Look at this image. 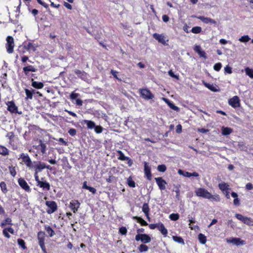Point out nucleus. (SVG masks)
Here are the masks:
<instances>
[{
	"label": "nucleus",
	"mask_w": 253,
	"mask_h": 253,
	"mask_svg": "<svg viewBox=\"0 0 253 253\" xmlns=\"http://www.w3.org/2000/svg\"><path fill=\"white\" fill-rule=\"evenodd\" d=\"M135 240L141 241L143 243L146 244L151 242V238L147 234H138L135 236Z\"/></svg>",
	"instance_id": "nucleus-3"
},
{
	"label": "nucleus",
	"mask_w": 253,
	"mask_h": 253,
	"mask_svg": "<svg viewBox=\"0 0 253 253\" xmlns=\"http://www.w3.org/2000/svg\"><path fill=\"white\" fill-rule=\"evenodd\" d=\"M194 50L201 57H205V52L202 50L201 47L198 45H195L194 47Z\"/></svg>",
	"instance_id": "nucleus-20"
},
{
	"label": "nucleus",
	"mask_w": 253,
	"mask_h": 253,
	"mask_svg": "<svg viewBox=\"0 0 253 253\" xmlns=\"http://www.w3.org/2000/svg\"><path fill=\"white\" fill-rule=\"evenodd\" d=\"M38 185L40 186L41 187L45 188L47 190H49L50 189L49 184L46 182H42L40 181L38 183Z\"/></svg>",
	"instance_id": "nucleus-24"
},
{
	"label": "nucleus",
	"mask_w": 253,
	"mask_h": 253,
	"mask_svg": "<svg viewBox=\"0 0 253 253\" xmlns=\"http://www.w3.org/2000/svg\"><path fill=\"white\" fill-rule=\"evenodd\" d=\"M6 48L7 52L10 54L13 52L14 47V39L11 36H8L6 38Z\"/></svg>",
	"instance_id": "nucleus-1"
},
{
	"label": "nucleus",
	"mask_w": 253,
	"mask_h": 253,
	"mask_svg": "<svg viewBox=\"0 0 253 253\" xmlns=\"http://www.w3.org/2000/svg\"><path fill=\"white\" fill-rule=\"evenodd\" d=\"M207 87L214 92H217L219 91V87L216 85L210 84L207 83Z\"/></svg>",
	"instance_id": "nucleus-25"
},
{
	"label": "nucleus",
	"mask_w": 253,
	"mask_h": 253,
	"mask_svg": "<svg viewBox=\"0 0 253 253\" xmlns=\"http://www.w3.org/2000/svg\"><path fill=\"white\" fill-rule=\"evenodd\" d=\"M8 153L7 149L2 146H0V155L5 156Z\"/></svg>",
	"instance_id": "nucleus-37"
},
{
	"label": "nucleus",
	"mask_w": 253,
	"mask_h": 253,
	"mask_svg": "<svg viewBox=\"0 0 253 253\" xmlns=\"http://www.w3.org/2000/svg\"><path fill=\"white\" fill-rule=\"evenodd\" d=\"M84 122L86 124L88 128L92 129L95 127V124L91 121L84 120Z\"/></svg>",
	"instance_id": "nucleus-33"
},
{
	"label": "nucleus",
	"mask_w": 253,
	"mask_h": 253,
	"mask_svg": "<svg viewBox=\"0 0 253 253\" xmlns=\"http://www.w3.org/2000/svg\"><path fill=\"white\" fill-rule=\"evenodd\" d=\"M226 240L227 243H232L237 246L244 244V241L241 240V239L238 238H232L229 239H227Z\"/></svg>",
	"instance_id": "nucleus-10"
},
{
	"label": "nucleus",
	"mask_w": 253,
	"mask_h": 253,
	"mask_svg": "<svg viewBox=\"0 0 253 253\" xmlns=\"http://www.w3.org/2000/svg\"><path fill=\"white\" fill-rule=\"evenodd\" d=\"M45 229L46 232L48 234L50 237H53L55 235L54 231L49 226H45Z\"/></svg>",
	"instance_id": "nucleus-31"
},
{
	"label": "nucleus",
	"mask_w": 253,
	"mask_h": 253,
	"mask_svg": "<svg viewBox=\"0 0 253 253\" xmlns=\"http://www.w3.org/2000/svg\"><path fill=\"white\" fill-rule=\"evenodd\" d=\"M250 40V38L248 35L242 36L239 39V41L242 42H249Z\"/></svg>",
	"instance_id": "nucleus-40"
},
{
	"label": "nucleus",
	"mask_w": 253,
	"mask_h": 253,
	"mask_svg": "<svg viewBox=\"0 0 253 253\" xmlns=\"http://www.w3.org/2000/svg\"><path fill=\"white\" fill-rule=\"evenodd\" d=\"M157 169L160 172H164L166 170V167L165 165H159Z\"/></svg>",
	"instance_id": "nucleus-49"
},
{
	"label": "nucleus",
	"mask_w": 253,
	"mask_h": 253,
	"mask_svg": "<svg viewBox=\"0 0 253 253\" xmlns=\"http://www.w3.org/2000/svg\"><path fill=\"white\" fill-rule=\"evenodd\" d=\"M201 31L200 27H194L192 29V32L195 34L199 33Z\"/></svg>",
	"instance_id": "nucleus-47"
},
{
	"label": "nucleus",
	"mask_w": 253,
	"mask_h": 253,
	"mask_svg": "<svg viewBox=\"0 0 253 253\" xmlns=\"http://www.w3.org/2000/svg\"><path fill=\"white\" fill-rule=\"evenodd\" d=\"M172 239L174 241L177 242L178 243H180V244H184V243L183 239L180 237L173 236H172Z\"/></svg>",
	"instance_id": "nucleus-35"
},
{
	"label": "nucleus",
	"mask_w": 253,
	"mask_h": 253,
	"mask_svg": "<svg viewBox=\"0 0 253 253\" xmlns=\"http://www.w3.org/2000/svg\"><path fill=\"white\" fill-rule=\"evenodd\" d=\"M80 203L77 200H72L70 203L69 207L75 213L77 211L79 208L80 207Z\"/></svg>",
	"instance_id": "nucleus-8"
},
{
	"label": "nucleus",
	"mask_w": 253,
	"mask_h": 253,
	"mask_svg": "<svg viewBox=\"0 0 253 253\" xmlns=\"http://www.w3.org/2000/svg\"><path fill=\"white\" fill-rule=\"evenodd\" d=\"M235 217L239 220L242 221L243 222H244L246 217V216H244L242 215L239 213H236L235 214Z\"/></svg>",
	"instance_id": "nucleus-48"
},
{
	"label": "nucleus",
	"mask_w": 253,
	"mask_h": 253,
	"mask_svg": "<svg viewBox=\"0 0 253 253\" xmlns=\"http://www.w3.org/2000/svg\"><path fill=\"white\" fill-rule=\"evenodd\" d=\"M79 96V94L77 93L72 92L70 95V98L72 99H76L78 96Z\"/></svg>",
	"instance_id": "nucleus-54"
},
{
	"label": "nucleus",
	"mask_w": 253,
	"mask_h": 253,
	"mask_svg": "<svg viewBox=\"0 0 253 253\" xmlns=\"http://www.w3.org/2000/svg\"><path fill=\"white\" fill-rule=\"evenodd\" d=\"M178 173L180 175H182L185 177H190L191 176H198L199 175L198 173L194 172L193 173H190L187 171H184L181 169H179L178 171Z\"/></svg>",
	"instance_id": "nucleus-11"
},
{
	"label": "nucleus",
	"mask_w": 253,
	"mask_h": 253,
	"mask_svg": "<svg viewBox=\"0 0 253 253\" xmlns=\"http://www.w3.org/2000/svg\"><path fill=\"white\" fill-rule=\"evenodd\" d=\"M120 232L123 235H125L127 232V230L126 227H122L120 228Z\"/></svg>",
	"instance_id": "nucleus-55"
},
{
	"label": "nucleus",
	"mask_w": 253,
	"mask_h": 253,
	"mask_svg": "<svg viewBox=\"0 0 253 253\" xmlns=\"http://www.w3.org/2000/svg\"><path fill=\"white\" fill-rule=\"evenodd\" d=\"M207 199H210L212 202L219 201V197L218 195H212L209 192L207 191Z\"/></svg>",
	"instance_id": "nucleus-17"
},
{
	"label": "nucleus",
	"mask_w": 253,
	"mask_h": 253,
	"mask_svg": "<svg viewBox=\"0 0 253 253\" xmlns=\"http://www.w3.org/2000/svg\"><path fill=\"white\" fill-rule=\"evenodd\" d=\"M23 71L26 75H27L29 72H35L36 69L32 66L30 65L23 68Z\"/></svg>",
	"instance_id": "nucleus-23"
},
{
	"label": "nucleus",
	"mask_w": 253,
	"mask_h": 253,
	"mask_svg": "<svg viewBox=\"0 0 253 253\" xmlns=\"http://www.w3.org/2000/svg\"><path fill=\"white\" fill-rule=\"evenodd\" d=\"M225 72L228 73V74H231L232 73V69L231 68L227 66L224 68Z\"/></svg>",
	"instance_id": "nucleus-61"
},
{
	"label": "nucleus",
	"mask_w": 253,
	"mask_h": 253,
	"mask_svg": "<svg viewBox=\"0 0 253 253\" xmlns=\"http://www.w3.org/2000/svg\"><path fill=\"white\" fill-rule=\"evenodd\" d=\"M7 110L12 113H16L20 114L21 113L17 112L18 108L13 101H8L7 102Z\"/></svg>",
	"instance_id": "nucleus-6"
},
{
	"label": "nucleus",
	"mask_w": 253,
	"mask_h": 253,
	"mask_svg": "<svg viewBox=\"0 0 253 253\" xmlns=\"http://www.w3.org/2000/svg\"><path fill=\"white\" fill-rule=\"evenodd\" d=\"M179 214L177 213H172L169 215V218L171 220L176 221L179 218Z\"/></svg>",
	"instance_id": "nucleus-44"
},
{
	"label": "nucleus",
	"mask_w": 253,
	"mask_h": 253,
	"mask_svg": "<svg viewBox=\"0 0 253 253\" xmlns=\"http://www.w3.org/2000/svg\"><path fill=\"white\" fill-rule=\"evenodd\" d=\"M115 179V177L113 176H110L108 178H106V181L109 183L112 182Z\"/></svg>",
	"instance_id": "nucleus-60"
},
{
	"label": "nucleus",
	"mask_w": 253,
	"mask_h": 253,
	"mask_svg": "<svg viewBox=\"0 0 253 253\" xmlns=\"http://www.w3.org/2000/svg\"><path fill=\"white\" fill-rule=\"evenodd\" d=\"M243 223L249 226L253 225V220L250 217H246Z\"/></svg>",
	"instance_id": "nucleus-34"
},
{
	"label": "nucleus",
	"mask_w": 253,
	"mask_h": 253,
	"mask_svg": "<svg viewBox=\"0 0 253 253\" xmlns=\"http://www.w3.org/2000/svg\"><path fill=\"white\" fill-rule=\"evenodd\" d=\"M158 225H159V223H157V224H151L149 225V227L150 229H155L156 228H158Z\"/></svg>",
	"instance_id": "nucleus-63"
},
{
	"label": "nucleus",
	"mask_w": 253,
	"mask_h": 253,
	"mask_svg": "<svg viewBox=\"0 0 253 253\" xmlns=\"http://www.w3.org/2000/svg\"><path fill=\"white\" fill-rule=\"evenodd\" d=\"M246 188L248 190H250L253 189V186L252 183H248L246 185Z\"/></svg>",
	"instance_id": "nucleus-62"
},
{
	"label": "nucleus",
	"mask_w": 253,
	"mask_h": 253,
	"mask_svg": "<svg viewBox=\"0 0 253 253\" xmlns=\"http://www.w3.org/2000/svg\"><path fill=\"white\" fill-rule=\"evenodd\" d=\"M135 218L137 219V221L143 226L147 225V223L141 217H135Z\"/></svg>",
	"instance_id": "nucleus-46"
},
{
	"label": "nucleus",
	"mask_w": 253,
	"mask_h": 253,
	"mask_svg": "<svg viewBox=\"0 0 253 253\" xmlns=\"http://www.w3.org/2000/svg\"><path fill=\"white\" fill-rule=\"evenodd\" d=\"M196 193L198 196L203 197L204 198L206 197V191L203 188H199L197 189Z\"/></svg>",
	"instance_id": "nucleus-26"
},
{
	"label": "nucleus",
	"mask_w": 253,
	"mask_h": 253,
	"mask_svg": "<svg viewBox=\"0 0 253 253\" xmlns=\"http://www.w3.org/2000/svg\"><path fill=\"white\" fill-rule=\"evenodd\" d=\"M95 131L96 133H101L102 131V128L100 126H95Z\"/></svg>",
	"instance_id": "nucleus-58"
},
{
	"label": "nucleus",
	"mask_w": 253,
	"mask_h": 253,
	"mask_svg": "<svg viewBox=\"0 0 253 253\" xmlns=\"http://www.w3.org/2000/svg\"><path fill=\"white\" fill-rule=\"evenodd\" d=\"M37 46L35 45L31 42H29L27 45H24V47L29 52L35 51L37 49Z\"/></svg>",
	"instance_id": "nucleus-18"
},
{
	"label": "nucleus",
	"mask_w": 253,
	"mask_h": 253,
	"mask_svg": "<svg viewBox=\"0 0 253 253\" xmlns=\"http://www.w3.org/2000/svg\"><path fill=\"white\" fill-rule=\"evenodd\" d=\"M38 238L39 240V244L40 246H43L44 244V233L42 232H40L38 234Z\"/></svg>",
	"instance_id": "nucleus-19"
},
{
	"label": "nucleus",
	"mask_w": 253,
	"mask_h": 253,
	"mask_svg": "<svg viewBox=\"0 0 253 253\" xmlns=\"http://www.w3.org/2000/svg\"><path fill=\"white\" fill-rule=\"evenodd\" d=\"M45 205L48 208V209L46 211V212L48 214H51L57 210V206L56 203L54 201H46Z\"/></svg>",
	"instance_id": "nucleus-4"
},
{
	"label": "nucleus",
	"mask_w": 253,
	"mask_h": 253,
	"mask_svg": "<svg viewBox=\"0 0 253 253\" xmlns=\"http://www.w3.org/2000/svg\"><path fill=\"white\" fill-rule=\"evenodd\" d=\"M9 171H10L11 175L12 176H15L16 174V172L15 169V168L12 167H9Z\"/></svg>",
	"instance_id": "nucleus-51"
},
{
	"label": "nucleus",
	"mask_w": 253,
	"mask_h": 253,
	"mask_svg": "<svg viewBox=\"0 0 253 253\" xmlns=\"http://www.w3.org/2000/svg\"><path fill=\"white\" fill-rule=\"evenodd\" d=\"M245 70L246 75L249 76L251 78L253 79V69L247 67Z\"/></svg>",
	"instance_id": "nucleus-32"
},
{
	"label": "nucleus",
	"mask_w": 253,
	"mask_h": 253,
	"mask_svg": "<svg viewBox=\"0 0 253 253\" xmlns=\"http://www.w3.org/2000/svg\"><path fill=\"white\" fill-rule=\"evenodd\" d=\"M32 85L37 89H41L43 87V84L42 83L37 82L34 81L33 79L32 80Z\"/></svg>",
	"instance_id": "nucleus-21"
},
{
	"label": "nucleus",
	"mask_w": 253,
	"mask_h": 253,
	"mask_svg": "<svg viewBox=\"0 0 253 253\" xmlns=\"http://www.w3.org/2000/svg\"><path fill=\"white\" fill-rule=\"evenodd\" d=\"M127 183L128 185L130 187H135V183L133 180H132V178L130 177L127 178Z\"/></svg>",
	"instance_id": "nucleus-39"
},
{
	"label": "nucleus",
	"mask_w": 253,
	"mask_h": 253,
	"mask_svg": "<svg viewBox=\"0 0 253 253\" xmlns=\"http://www.w3.org/2000/svg\"><path fill=\"white\" fill-rule=\"evenodd\" d=\"M8 231L7 230V228H5L3 230V231H2V233H3V234L4 235V236L5 237H6V238H10V235L8 233Z\"/></svg>",
	"instance_id": "nucleus-53"
},
{
	"label": "nucleus",
	"mask_w": 253,
	"mask_h": 253,
	"mask_svg": "<svg viewBox=\"0 0 253 253\" xmlns=\"http://www.w3.org/2000/svg\"><path fill=\"white\" fill-rule=\"evenodd\" d=\"M68 132L71 136H74L76 134V130L75 129L71 128L68 131Z\"/></svg>",
	"instance_id": "nucleus-59"
},
{
	"label": "nucleus",
	"mask_w": 253,
	"mask_h": 253,
	"mask_svg": "<svg viewBox=\"0 0 253 253\" xmlns=\"http://www.w3.org/2000/svg\"><path fill=\"white\" fill-rule=\"evenodd\" d=\"M176 132L177 133H180L182 132V126L181 125H178L176 126Z\"/></svg>",
	"instance_id": "nucleus-56"
},
{
	"label": "nucleus",
	"mask_w": 253,
	"mask_h": 253,
	"mask_svg": "<svg viewBox=\"0 0 253 253\" xmlns=\"http://www.w3.org/2000/svg\"><path fill=\"white\" fill-rule=\"evenodd\" d=\"M64 6L68 9L71 10L72 9V5L70 4H69L66 2H65L64 3Z\"/></svg>",
	"instance_id": "nucleus-64"
},
{
	"label": "nucleus",
	"mask_w": 253,
	"mask_h": 253,
	"mask_svg": "<svg viewBox=\"0 0 253 253\" xmlns=\"http://www.w3.org/2000/svg\"><path fill=\"white\" fill-rule=\"evenodd\" d=\"M228 103L233 108H237L240 106V99L237 96H235L228 100Z\"/></svg>",
	"instance_id": "nucleus-7"
},
{
	"label": "nucleus",
	"mask_w": 253,
	"mask_h": 253,
	"mask_svg": "<svg viewBox=\"0 0 253 253\" xmlns=\"http://www.w3.org/2000/svg\"><path fill=\"white\" fill-rule=\"evenodd\" d=\"M233 131V129L228 127L222 126L221 134L222 135L227 136L230 134Z\"/></svg>",
	"instance_id": "nucleus-15"
},
{
	"label": "nucleus",
	"mask_w": 253,
	"mask_h": 253,
	"mask_svg": "<svg viewBox=\"0 0 253 253\" xmlns=\"http://www.w3.org/2000/svg\"><path fill=\"white\" fill-rule=\"evenodd\" d=\"M25 93L26 94V99H32L33 98V92L31 91V90H30L28 89H25Z\"/></svg>",
	"instance_id": "nucleus-36"
},
{
	"label": "nucleus",
	"mask_w": 253,
	"mask_h": 253,
	"mask_svg": "<svg viewBox=\"0 0 253 253\" xmlns=\"http://www.w3.org/2000/svg\"><path fill=\"white\" fill-rule=\"evenodd\" d=\"M0 187L3 193H6L7 191L6 184L4 182H1Z\"/></svg>",
	"instance_id": "nucleus-42"
},
{
	"label": "nucleus",
	"mask_w": 253,
	"mask_h": 253,
	"mask_svg": "<svg viewBox=\"0 0 253 253\" xmlns=\"http://www.w3.org/2000/svg\"><path fill=\"white\" fill-rule=\"evenodd\" d=\"M155 179L161 190H164L166 189V185L167 184V182L165 181V180L163 179L162 177H157L155 178Z\"/></svg>",
	"instance_id": "nucleus-9"
},
{
	"label": "nucleus",
	"mask_w": 253,
	"mask_h": 253,
	"mask_svg": "<svg viewBox=\"0 0 253 253\" xmlns=\"http://www.w3.org/2000/svg\"><path fill=\"white\" fill-rule=\"evenodd\" d=\"M139 251L140 252H146L148 250V247L146 245L141 244L138 248Z\"/></svg>",
	"instance_id": "nucleus-41"
},
{
	"label": "nucleus",
	"mask_w": 253,
	"mask_h": 253,
	"mask_svg": "<svg viewBox=\"0 0 253 253\" xmlns=\"http://www.w3.org/2000/svg\"><path fill=\"white\" fill-rule=\"evenodd\" d=\"M45 168H46L47 169H49V166H46L44 164L40 163L39 162H37V163H36V169H39V170H41L44 169Z\"/></svg>",
	"instance_id": "nucleus-27"
},
{
	"label": "nucleus",
	"mask_w": 253,
	"mask_h": 253,
	"mask_svg": "<svg viewBox=\"0 0 253 253\" xmlns=\"http://www.w3.org/2000/svg\"><path fill=\"white\" fill-rule=\"evenodd\" d=\"M198 239L200 241V242L203 244H205L206 243V237L204 235L202 234H200L198 235Z\"/></svg>",
	"instance_id": "nucleus-43"
},
{
	"label": "nucleus",
	"mask_w": 253,
	"mask_h": 253,
	"mask_svg": "<svg viewBox=\"0 0 253 253\" xmlns=\"http://www.w3.org/2000/svg\"><path fill=\"white\" fill-rule=\"evenodd\" d=\"M158 228L163 235L166 236L168 234L167 229L165 227L163 224L159 223Z\"/></svg>",
	"instance_id": "nucleus-22"
},
{
	"label": "nucleus",
	"mask_w": 253,
	"mask_h": 253,
	"mask_svg": "<svg viewBox=\"0 0 253 253\" xmlns=\"http://www.w3.org/2000/svg\"><path fill=\"white\" fill-rule=\"evenodd\" d=\"M75 73L78 76V77L81 78L83 79H85L86 78V73L79 70H76Z\"/></svg>",
	"instance_id": "nucleus-29"
},
{
	"label": "nucleus",
	"mask_w": 253,
	"mask_h": 253,
	"mask_svg": "<svg viewBox=\"0 0 253 253\" xmlns=\"http://www.w3.org/2000/svg\"><path fill=\"white\" fill-rule=\"evenodd\" d=\"M141 96L145 99L149 100L154 98L153 94L148 89H142L140 90Z\"/></svg>",
	"instance_id": "nucleus-5"
},
{
	"label": "nucleus",
	"mask_w": 253,
	"mask_h": 253,
	"mask_svg": "<svg viewBox=\"0 0 253 253\" xmlns=\"http://www.w3.org/2000/svg\"><path fill=\"white\" fill-rule=\"evenodd\" d=\"M219 187L222 191H226L229 189V185L225 182L219 184Z\"/></svg>",
	"instance_id": "nucleus-28"
},
{
	"label": "nucleus",
	"mask_w": 253,
	"mask_h": 253,
	"mask_svg": "<svg viewBox=\"0 0 253 253\" xmlns=\"http://www.w3.org/2000/svg\"><path fill=\"white\" fill-rule=\"evenodd\" d=\"M149 211L150 209L148 204L147 203H144L142 206V211L146 216H148Z\"/></svg>",
	"instance_id": "nucleus-30"
},
{
	"label": "nucleus",
	"mask_w": 253,
	"mask_h": 253,
	"mask_svg": "<svg viewBox=\"0 0 253 253\" xmlns=\"http://www.w3.org/2000/svg\"><path fill=\"white\" fill-rule=\"evenodd\" d=\"M221 67V64L220 63H217L214 65L213 68L215 71H218L220 70Z\"/></svg>",
	"instance_id": "nucleus-52"
},
{
	"label": "nucleus",
	"mask_w": 253,
	"mask_h": 253,
	"mask_svg": "<svg viewBox=\"0 0 253 253\" xmlns=\"http://www.w3.org/2000/svg\"><path fill=\"white\" fill-rule=\"evenodd\" d=\"M12 225L11 223V219L10 218H7L4 221H2L1 223L0 226L2 227H3L6 224Z\"/></svg>",
	"instance_id": "nucleus-38"
},
{
	"label": "nucleus",
	"mask_w": 253,
	"mask_h": 253,
	"mask_svg": "<svg viewBox=\"0 0 253 253\" xmlns=\"http://www.w3.org/2000/svg\"><path fill=\"white\" fill-rule=\"evenodd\" d=\"M162 100L164 101L171 109L176 111H179V108L175 106L172 102L169 101V100L167 98L163 97Z\"/></svg>",
	"instance_id": "nucleus-16"
},
{
	"label": "nucleus",
	"mask_w": 253,
	"mask_h": 253,
	"mask_svg": "<svg viewBox=\"0 0 253 253\" xmlns=\"http://www.w3.org/2000/svg\"><path fill=\"white\" fill-rule=\"evenodd\" d=\"M24 163L28 167L30 168H36V163L37 162H32L31 159H23L21 163Z\"/></svg>",
	"instance_id": "nucleus-13"
},
{
	"label": "nucleus",
	"mask_w": 253,
	"mask_h": 253,
	"mask_svg": "<svg viewBox=\"0 0 253 253\" xmlns=\"http://www.w3.org/2000/svg\"><path fill=\"white\" fill-rule=\"evenodd\" d=\"M153 37L164 45H167L169 42L168 38L164 34L155 33L153 35Z\"/></svg>",
	"instance_id": "nucleus-2"
},
{
	"label": "nucleus",
	"mask_w": 253,
	"mask_h": 253,
	"mask_svg": "<svg viewBox=\"0 0 253 253\" xmlns=\"http://www.w3.org/2000/svg\"><path fill=\"white\" fill-rule=\"evenodd\" d=\"M18 183H19V184L20 185V186L22 188L25 189L26 191L29 190L30 187L25 180H24L22 178H19L18 180Z\"/></svg>",
	"instance_id": "nucleus-14"
},
{
	"label": "nucleus",
	"mask_w": 253,
	"mask_h": 253,
	"mask_svg": "<svg viewBox=\"0 0 253 253\" xmlns=\"http://www.w3.org/2000/svg\"><path fill=\"white\" fill-rule=\"evenodd\" d=\"M210 23L211 24L213 25L214 26H217V22L214 20L207 17V24Z\"/></svg>",
	"instance_id": "nucleus-45"
},
{
	"label": "nucleus",
	"mask_w": 253,
	"mask_h": 253,
	"mask_svg": "<svg viewBox=\"0 0 253 253\" xmlns=\"http://www.w3.org/2000/svg\"><path fill=\"white\" fill-rule=\"evenodd\" d=\"M144 172L148 179L150 180L151 178V169L148 164L146 162H144Z\"/></svg>",
	"instance_id": "nucleus-12"
},
{
	"label": "nucleus",
	"mask_w": 253,
	"mask_h": 253,
	"mask_svg": "<svg viewBox=\"0 0 253 253\" xmlns=\"http://www.w3.org/2000/svg\"><path fill=\"white\" fill-rule=\"evenodd\" d=\"M168 74L170 77L172 78H175L176 79H178V76L174 75L173 72L171 70L169 71Z\"/></svg>",
	"instance_id": "nucleus-57"
},
{
	"label": "nucleus",
	"mask_w": 253,
	"mask_h": 253,
	"mask_svg": "<svg viewBox=\"0 0 253 253\" xmlns=\"http://www.w3.org/2000/svg\"><path fill=\"white\" fill-rule=\"evenodd\" d=\"M18 243L19 246H20L23 249H26V247L25 246V242L23 240L19 239H18Z\"/></svg>",
	"instance_id": "nucleus-50"
}]
</instances>
